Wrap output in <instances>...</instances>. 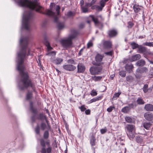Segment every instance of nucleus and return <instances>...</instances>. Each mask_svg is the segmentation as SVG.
I'll return each mask as SVG.
<instances>
[{
  "label": "nucleus",
  "instance_id": "nucleus-20",
  "mask_svg": "<svg viewBox=\"0 0 153 153\" xmlns=\"http://www.w3.org/2000/svg\"><path fill=\"white\" fill-rule=\"evenodd\" d=\"M102 96H97L96 97H94L91 100L88 102V104H90L91 103L93 102H95L97 101H98L101 100L102 98Z\"/></svg>",
  "mask_w": 153,
  "mask_h": 153
},
{
  "label": "nucleus",
  "instance_id": "nucleus-26",
  "mask_svg": "<svg viewBox=\"0 0 153 153\" xmlns=\"http://www.w3.org/2000/svg\"><path fill=\"white\" fill-rule=\"evenodd\" d=\"M143 127L147 130H149L152 124L150 122H144L143 124Z\"/></svg>",
  "mask_w": 153,
  "mask_h": 153
},
{
  "label": "nucleus",
  "instance_id": "nucleus-57",
  "mask_svg": "<svg viewBox=\"0 0 153 153\" xmlns=\"http://www.w3.org/2000/svg\"><path fill=\"white\" fill-rule=\"evenodd\" d=\"M30 109L33 108V103L32 101H30Z\"/></svg>",
  "mask_w": 153,
  "mask_h": 153
},
{
  "label": "nucleus",
  "instance_id": "nucleus-13",
  "mask_svg": "<svg viewBox=\"0 0 153 153\" xmlns=\"http://www.w3.org/2000/svg\"><path fill=\"white\" fill-rule=\"evenodd\" d=\"M63 68L67 71H73L75 70L76 67L72 65H65L63 66Z\"/></svg>",
  "mask_w": 153,
  "mask_h": 153
},
{
  "label": "nucleus",
  "instance_id": "nucleus-58",
  "mask_svg": "<svg viewBox=\"0 0 153 153\" xmlns=\"http://www.w3.org/2000/svg\"><path fill=\"white\" fill-rule=\"evenodd\" d=\"M84 3V1L83 0H81L80 1V5L81 7L83 6V5Z\"/></svg>",
  "mask_w": 153,
  "mask_h": 153
},
{
  "label": "nucleus",
  "instance_id": "nucleus-51",
  "mask_svg": "<svg viewBox=\"0 0 153 153\" xmlns=\"http://www.w3.org/2000/svg\"><path fill=\"white\" fill-rule=\"evenodd\" d=\"M134 25V23L132 22H128V28H131Z\"/></svg>",
  "mask_w": 153,
  "mask_h": 153
},
{
  "label": "nucleus",
  "instance_id": "nucleus-62",
  "mask_svg": "<svg viewBox=\"0 0 153 153\" xmlns=\"http://www.w3.org/2000/svg\"><path fill=\"white\" fill-rule=\"evenodd\" d=\"M47 48L48 50H51L53 48L50 46V45L49 44L47 46Z\"/></svg>",
  "mask_w": 153,
  "mask_h": 153
},
{
  "label": "nucleus",
  "instance_id": "nucleus-28",
  "mask_svg": "<svg viewBox=\"0 0 153 153\" xmlns=\"http://www.w3.org/2000/svg\"><path fill=\"white\" fill-rule=\"evenodd\" d=\"M33 96V94L32 92L28 91L26 95V98L27 100L31 99Z\"/></svg>",
  "mask_w": 153,
  "mask_h": 153
},
{
  "label": "nucleus",
  "instance_id": "nucleus-53",
  "mask_svg": "<svg viewBox=\"0 0 153 153\" xmlns=\"http://www.w3.org/2000/svg\"><path fill=\"white\" fill-rule=\"evenodd\" d=\"M107 131L106 129H102L100 130V132L102 134H103L106 132Z\"/></svg>",
  "mask_w": 153,
  "mask_h": 153
},
{
  "label": "nucleus",
  "instance_id": "nucleus-45",
  "mask_svg": "<svg viewBox=\"0 0 153 153\" xmlns=\"http://www.w3.org/2000/svg\"><path fill=\"white\" fill-rule=\"evenodd\" d=\"M60 7L59 5H56V11L57 15H59L60 13Z\"/></svg>",
  "mask_w": 153,
  "mask_h": 153
},
{
  "label": "nucleus",
  "instance_id": "nucleus-16",
  "mask_svg": "<svg viewBox=\"0 0 153 153\" xmlns=\"http://www.w3.org/2000/svg\"><path fill=\"white\" fill-rule=\"evenodd\" d=\"M144 116L145 118L148 121H151L153 119V114L152 113L146 112L144 114Z\"/></svg>",
  "mask_w": 153,
  "mask_h": 153
},
{
  "label": "nucleus",
  "instance_id": "nucleus-3",
  "mask_svg": "<svg viewBox=\"0 0 153 153\" xmlns=\"http://www.w3.org/2000/svg\"><path fill=\"white\" fill-rule=\"evenodd\" d=\"M18 3L22 7H27L32 10L35 9L36 12L39 11L42 7L36 0L33 1L29 0H19Z\"/></svg>",
  "mask_w": 153,
  "mask_h": 153
},
{
  "label": "nucleus",
  "instance_id": "nucleus-47",
  "mask_svg": "<svg viewBox=\"0 0 153 153\" xmlns=\"http://www.w3.org/2000/svg\"><path fill=\"white\" fill-rule=\"evenodd\" d=\"M30 110L33 114H36L38 113L36 109L34 108V107L30 109Z\"/></svg>",
  "mask_w": 153,
  "mask_h": 153
},
{
  "label": "nucleus",
  "instance_id": "nucleus-30",
  "mask_svg": "<svg viewBox=\"0 0 153 153\" xmlns=\"http://www.w3.org/2000/svg\"><path fill=\"white\" fill-rule=\"evenodd\" d=\"M130 108L129 107L126 106L122 108L121 111L122 112L124 113H127L130 111Z\"/></svg>",
  "mask_w": 153,
  "mask_h": 153
},
{
  "label": "nucleus",
  "instance_id": "nucleus-52",
  "mask_svg": "<svg viewBox=\"0 0 153 153\" xmlns=\"http://www.w3.org/2000/svg\"><path fill=\"white\" fill-rule=\"evenodd\" d=\"M90 94L91 96H94L97 95V93L96 91H92L91 92V93Z\"/></svg>",
  "mask_w": 153,
  "mask_h": 153
},
{
  "label": "nucleus",
  "instance_id": "nucleus-29",
  "mask_svg": "<svg viewBox=\"0 0 153 153\" xmlns=\"http://www.w3.org/2000/svg\"><path fill=\"white\" fill-rule=\"evenodd\" d=\"M109 0H100L99 2L100 5L101 9H102L105 5L106 2Z\"/></svg>",
  "mask_w": 153,
  "mask_h": 153
},
{
  "label": "nucleus",
  "instance_id": "nucleus-5",
  "mask_svg": "<svg viewBox=\"0 0 153 153\" xmlns=\"http://www.w3.org/2000/svg\"><path fill=\"white\" fill-rule=\"evenodd\" d=\"M33 14L30 12L25 15L23 17L22 25L23 27L27 30H29V23L33 18Z\"/></svg>",
  "mask_w": 153,
  "mask_h": 153
},
{
  "label": "nucleus",
  "instance_id": "nucleus-61",
  "mask_svg": "<svg viewBox=\"0 0 153 153\" xmlns=\"http://www.w3.org/2000/svg\"><path fill=\"white\" fill-rule=\"evenodd\" d=\"M31 120L33 122H35L36 121L35 116H33L31 118Z\"/></svg>",
  "mask_w": 153,
  "mask_h": 153
},
{
  "label": "nucleus",
  "instance_id": "nucleus-4",
  "mask_svg": "<svg viewBox=\"0 0 153 153\" xmlns=\"http://www.w3.org/2000/svg\"><path fill=\"white\" fill-rule=\"evenodd\" d=\"M71 32L72 34L70 36L68 39H62L61 41V43L64 47L65 48L70 47L72 45V39L75 38L79 34V32L77 30H73Z\"/></svg>",
  "mask_w": 153,
  "mask_h": 153
},
{
  "label": "nucleus",
  "instance_id": "nucleus-56",
  "mask_svg": "<svg viewBox=\"0 0 153 153\" xmlns=\"http://www.w3.org/2000/svg\"><path fill=\"white\" fill-rule=\"evenodd\" d=\"M91 4L88 3H86L85 5V6L84 7H85L86 8H87L88 9V7L91 6Z\"/></svg>",
  "mask_w": 153,
  "mask_h": 153
},
{
  "label": "nucleus",
  "instance_id": "nucleus-15",
  "mask_svg": "<svg viewBox=\"0 0 153 153\" xmlns=\"http://www.w3.org/2000/svg\"><path fill=\"white\" fill-rule=\"evenodd\" d=\"M103 48L105 49H108L112 47V43L110 41H104L103 43Z\"/></svg>",
  "mask_w": 153,
  "mask_h": 153
},
{
  "label": "nucleus",
  "instance_id": "nucleus-50",
  "mask_svg": "<svg viewBox=\"0 0 153 153\" xmlns=\"http://www.w3.org/2000/svg\"><path fill=\"white\" fill-rule=\"evenodd\" d=\"M115 107L114 106H110L109 108H108L107 109V111L109 112H110L112 111L113 110V109Z\"/></svg>",
  "mask_w": 153,
  "mask_h": 153
},
{
  "label": "nucleus",
  "instance_id": "nucleus-7",
  "mask_svg": "<svg viewBox=\"0 0 153 153\" xmlns=\"http://www.w3.org/2000/svg\"><path fill=\"white\" fill-rule=\"evenodd\" d=\"M98 66L95 67H91L90 68L89 71L91 75H97L99 74V73L101 72L103 68L102 66Z\"/></svg>",
  "mask_w": 153,
  "mask_h": 153
},
{
  "label": "nucleus",
  "instance_id": "nucleus-63",
  "mask_svg": "<svg viewBox=\"0 0 153 153\" xmlns=\"http://www.w3.org/2000/svg\"><path fill=\"white\" fill-rule=\"evenodd\" d=\"M148 61L150 64H153V61H151L149 59H148Z\"/></svg>",
  "mask_w": 153,
  "mask_h": 153
},
{
  "label": "nucleus",
  "instance_id": "nucleus-17",
  "mask_svg": "<svg viewBox=\"0 0 153 153\" xmlns=\"http://www.w3.org/2000/svg\"><path fill=\"white\" fill-rule=\"evenodd\" d=\"M144 109L147 111H153V105L150 104H146L144 107Z\"/></svg>",
  "mask_w": 153,
  "mask_h": 153
},
{
  "label": "nucleus",
  "instance_id": "nucleus-38",
  "mask_svg": "<svg viewBox=\"0 0 153 153\" xmlns=\"http://www.w3.org/2000/svg\"><path fill=\"white\" fill-rule=\"evenodd\" d=\"M91 18L93 21L94 22L95 24H97L100 23L98 21L97 18H95L93 16H91Z\"/></svg>",
  "mask_w": 153,
  "mask_h": 153
},
{
  "label": "nucleus",
  "instance_id": "nucleus-25",
  "mask_svg": "<svg viewBox=\"0 0 153 153\" xmlns=\"http://www.w3.org/2000/svg\"><path fill=\"white\" fill-rule=\"evenodd\" d=\"M136 64L138 66H143L145 65L146 62L143 59H140L138 60Z\"/></svg>",
  "mask_w": 153,
  "mask_h": 153
},
{
  "label": "nucleus",
  "instance_id": "nucleus-59",
  "mask_svg": "<svg viewBox=\"0 0 153 153\" xmlns=\"http://www.w3.org/2000/svg\"><path fill=\"white\" fill-rule=\"evenodd\" d=\"M128 107H129L130 108H133L134 107V105L133 104V103H130L128 104Z\"/></svg>",
  "mask_w": 153,
  "mask_h": 153
},
{
  "label": "nucleus",
  "instance_id": "nucleus-14",
  "mask_svg": "<svg viewBox=\"0 0 153 153\" xmlns=\"http://www.w3.org/2000/svg\"><path fill=\"white\" fill-rule=\"evenodd\" d=\"M142 8H143L142 6L137 4L136 3L133 4V9L135 13L140 12L142 10Z\"/></svg>",
  "mask_w": 153,
  "mask_h": 153
},
{
  "label": "nucleus",
  "instance_id": "nucleus-12",
  "mask_svg": "<svg viewBox=\"0 0 153 153\" xmlns=\"http://www.w3.org/2000/svg\"><path fill=\"white\" fill-rule=\"evenodd\" d=\"M77 72L78 73H83L85 71V67L84 64L79 62L77 65Z\"/></svg>",
  "mask_w": 153,
  "mask_h": 153
},
{
  "label": "nucleus",
  "instance_id": "nucleus-44",
  "mask_svg": "<svg viewBox=\"0 0 153 153\" xmlns=\"http://www.w3.org/2000/svg\"><path fill=\"white\" fill-rule=\"evenodd\" d=\"M93 46V43L91 40L90 41L87 43V48H89L90 47H92Z\"/></svg>",
  "mask_w": 153,
  "mask_h": 153
},
{
  "label": "nucleus",
  "instance_id": "nucleus-6",
  "mask_svg": "<svg viewBox=\"0 0 153 153\" xmlns=\"http://www.w3.org/2000/svg\"><path fill=\"white\" fill-rule=\"evenodd\" d=\"M41 9L39 10V12L43 14H45L48 16H51L52 17L54 18V21L55 22L57 23L58 21V17L55 16V13L52 12L51 10H45V12H42L40 11Z\"/></svg>",
  "mask_w": 153,
  "mask_h": 153
},
{
  "label": "nucleus",
  "instance_id": "nucleus-54",
  "mask_svg": "<svg viewBox=\"0 0 153 153\" xmlns=\"http://www.w3.org/2000/svg\"><path fill=\"white\" fill-rule=\"evenodd\" d=\"M85 114L86 115H89L91 113V111L90 109H88L85 111Z\"/></svg>",
  "mask_w": 153,
  "mask_h": 153
},
{
  "label": "nucleus",
  "instance_id": "nucleus-21",
  "mask_svg": "<svg viewBox=\"0 0 153 153\" xmlns=\"http://www.w3.org/2000/svg\"><path fill=\"white\" fill-rule=\"evenodd\" d=\"M148 71V69L145 67L138 68L137 69V72L140 74L146 73Z\"/></svg>",
  "mask_w": 153,
  "mask_h": 153
},
{
  "label": "nucleus",
  "instance_id": "nucleus-1",
  "mask_svg": "<svg viewBox=\"0 0 153 153\" xmlns=\"http://www.w3.org/2000/svg\"><path fill=\"white\" fill-rule=\"evenodd\" d=\"M28 39L27 38H22L20 41L22 49L21 51L18 54V61L17 69L19 72L21 77L20 81L23 85L22 86L20 87V89L21 90H24L30 87L33 92L37 93L34 85L30 78L28 72L24 71L25 68L23 65L26 55V49L28 45Z\"/></svg>",
  "mask_w": 153,
  "mask_h": 153
},
{
  "label": "nucleus",
  "instance_id": "nucleus-22",
  "mask_svg": "<svg viewBox=\"0 0 153 153\" xmlns=\"http://www.w3.org/2000/svg\"><path fill=\"white\" fill-rule=\"evenodd\" d=\"M138 49V52L141 53H145L146 51V48L141 45H139Z\"/></svg>",
  "mask_w": 153,
  "mask_h": 153
},
{
  "label": "nucleus",
  "instance_id": "nucleus-48",
  "mask_svg": "<svg viewBox=\"0 0 153 153\" xmlns=\"http://www.w3.org/2000/svg\"><path fill=\"white\" fill-rule=\"evenodd\" d=\"M79 108L80 109L81 111L83 112L85 111L86 108L85 107L84 105H82L80 107H79Z\"/></svg>",
  "mask_w": 153,
  "mask_h": 153
},
{
  "label": "nucleus",
  "instance_id": "nucleus-31",
  "mask_svg": "<svg viewBox=\"0 0 153 153\" xmlns=\"http://www.w3.org/2000/svg\"><path fill=\"white\" fill-rule=\"evenodd\" d=\"M130 45L133 49L138 48L139 45L134 42H132L130 43Z\"/></svg>",
  "mask_w": 153,
  "mask_h": 153
},
{
  "label": "nucleus",
  "instance_id": "nucleus-42",
  "mask_svg": "<svg viewBox=\"0 0 153 153\" xmlns=\"http://www.w3.org/2000/svg\"><path fill=\"white\" fill-rule=\"evenodd\" d=\"M104 53L107 55L112 56L113 53V51L111 50L109 52H105Z\"/></svg>",
  "mask_w": 153,
  "mask_h": 153
},
{
  "label": "nucleus",
  "instance_id": "nucleus-41",
  "mask_svg": "<svg viewBox=\"0 0 153 153\" xmlns=\"http://www.w3.org/2000/svg\"><path fill=\"white\" fill-rule=\"evenodd\" d=\"M126 72L124 71H121L119 72L120 75L122 77H125L126 76Z\"/></svg>",
  "mask_w": 153,
  "mask_h": 153
},
{
  "label": "nucleus",
  "instance_id": "nucleus-19",
  "mask_svg": "<svg viewBox=\"0 0 153 153\" xmlns=\"http://www.w3.org/2000/svg\"><path fill=\"white\" fill-rule=\"evenodd\" d=\"M143 137L139 135L135 137L136 141L137 143L139 144H143L144 143L143 140Z\"/></svg>",
  "mask_w": 153,
  "mask_h": 153
},
{
  "label": "nucleus",
  "instance_id": "nucleus-46",
  "mask_svg": "<svg viewBox=\"0 0 153 153\" xmlns=\"http://www.w3.org/2000/svg\"><path fill=\"white\" fill-rule=\"evenodd\" d=\"M68 63L71 64H76V63L74 60L72 59H69L67 61Z\"/></svg>",
  "mask_w": 153,
  "mask_h": 153
},
{
  "label": "nucleus",
  "instance_id": "nucleus-9",
  "mask_svg": "<svg viewBox=\"0 0 153 153\" xmlns=\"http://www.w3.org/2000/svg\"><path fill=\"white\" fill-rule=\"evenodd\" d=\"M104 57L103 55H101L97 53L95 57V60L96 61L95 65L97 66H100L104 64L102 61Z\"/></svg>",
  "mask_w": 153,
  "mask_h": 153
},
{
  "label": "nucleus",
  "instance_id": "nucleus-64",
  "mask_svg": "<svg viewBox=\"0 0 153 153\" xmlns=\"http://www.w3.org/2000/svg\"><path fill=\"white\" fill-rule=\"evenodd\" d=\"M84 26V25L83 24H81L79 25V27L81 28H82Z\"/></svg>",
  "mask_w": 153,
  "mask_h": 153
},
{
  "label": "nucleus",
  "instance_id": "nucleus-33",
  "mask_svg": "<svg viewBox=\"0 0 153 153\" xmlns=\"http://www.w3.org/2000/svg\"><path fill=\"white\" fill-rule=\"evenodd\" d=\"M75 12H72L71 11H69L67 13L66 16L68 17H74L75 16Z\"/></svg>",
  "mask_w": 153,
  "mask_h": 153
},
{
  "label": "nucleus",
  "instance_id": "nucleus-10",
  "mask_svg": "<svg viewBox=\"0 0 153 153\" xmlns=\"http://www.w3.org/2000/svg\"><path fill=\"white\" fill-rule=\"evenodd\" d=\"M90 143L91 147V149L94 151V153L95 152L96 148L94 147L96 145V139L95 135L92 134L90 139Z\"/></svg>",
  "mask_w": 153,
  "mask_h": 153
},
{
  "label": "nucleus",
  "instance_id": "nucleus-35",
  "mask_svg": "<svg viewBox=\"0 0 153 153\" xmlns=\"http://www.w3.org/2000/svg\"><path fill=\"white\" fill-rule=\"evenodd\" d=\"M58 28L59 30H61L64 26V23L63 22H58L57 24Z\"/></svg>",
  "mask_w": 153,
  "mask_h": 153
},
{
  "label": "nucleus",
  "instance_id": "nucleus-36",
  "mask_svg": "<svg viewBox=\"0 0 153 153\" xmlns=\"http://www.w3.org/2000/svg\"><path fill=\"white\" fill-rule=\"evenodd\" d=\"M150 88L148 89V85L145 84L142 88L143 90L144 93H146Z\"/></svg>",
  "mask_w": 153,
  "mask_h": 153
},
{
  "label": "nucleus",
  "instance_id": "nucleus-2",
  "mask_svg": "<svg viewBox=\"0 0 153 153\" xmlns=\"http://www.w3.org/2000/svg\"><path fill=\"white\" fill-rule=\"evenodd\" d=\"M51 128V126L50 125L48 124L47 126L46 123L44 122H41L40 126L37 123L35 128V132L38 135L40 134V129L44 131L46 129H47L44 132L43 138H42L39 139L40 145L42 147L41 153H52V148L51 146L50 140H48L46 141L45 140V139H47L48 138L49 136V131L50 130Z\"/></svg>",
  "mask_w": 153,
  "mask_h": 153
},
{
  "label": "nucleus",
  "instance_id": "nucleus-27",
  "mask_svg": "<svg viewBox=\"0 0 153 153\" xmlns=\"http://www.w3.org/2000/svg\"><path fill=\"white\" fill-rule=\"evenodd\" d=\"M37 119L42 120H46V117L43 113H41L39 114V117L37 118Z\"/></svg>",
  "mask_w": 153,
  "mask_h": 153
},
{
  "label": "nucleus",
  "instance_id": "nucleus-37",
  "mask_svg": "<svg viewBox=\"0 0 153 153\" xmlns=\"http://www.w3.org/2000/svg\"><path fill=\"white\" fill-rule=\"evenodd\" d=\"M125 120L128 123H131L133 121L132 118L128 116H126L125 117Z\"/></svg>",
  "mask_w": 153,
  "mask_h": 153
},
{
  "label": "nucleus",
  "instance_id": "nucleus-11",
  "mask_svg": "<svg viewBox=\"0 0 153 153\" xmlns=\"http://www.w3.org/2000/svg\"><path fill=\"white\" fill-rule=\"evenodd\" d=\"M118 31L116 29H110L107 32V34L110 38H113L117 35Z\"/></svg>",
  "mask_w": 153,
  "mask_h": 153
},
{
  "label": "nucleus",
  "instance_id": "nucleus-40",
  "mask_svg": "<svg viewBox=\"0 0 153 153\" xmlns=\"http://www.w3.org/2000/svg\"><path fill=\"white\" fill-rule=\"evenodd\" d=\"M133 77L131 76H128L126 77V80L128 82H131L133 81Z\"/></svg>",
  "mask_w": 153,
  "mask_h": 153
},
{
  "label": "nucleus",
  "instance_id": "nucleus-23",
  "mask_svg": "<svg viewBox=\"0 0 153 153\" xmlns=\"http://www.w3.org/2000/svg\"><path fill=\"white\" fill-rule=\"evenodd\" d=\"M134 68V66L132 64H126L125 66L126 70L129 72L131 71L132 69Z\"/></svg>",
  "mask_w": 153,
  "mask_h": 153
},
{
  "label": "nucleus",
  "instance_id": "nucleus-8",
  "mask_svg": "<svg viewBox=\"0 0 153 153\" xmlns=\"http://www.w3.org/2000/svg\"><path fill=\"white\" fill-rule=\"evenodd\" d=\"M134 128V126L128 124L125 127L126 130L128 132L129 137L132 139L135 137L134 134L133 133Z\"/></svg>",
  "mask_w": 153,
  "mask_h": 153
},
{
  "label": "nucleus",
  "instance_id": "nucleus-24",
  "mask_svg": "<svg viewBox=\"0 0 153 153\" xmlns=\"http://www.w3.org/2000/svg\"><path fill=\"white\" fill-rule=\"evenodd\" d=\"M136 102L138 105H143L145 103V101L142 97L138 98Z\"/></svg>",
  "mask_w": 153,
  "mask_h": 153
},
{
  "label": "nucleus",
  "instance_id": "nucleus-49",
  "mask_svg": "<svg viewBox=\"0 0 153 153\" xmlns=\"http://www.w3.org/2000/svg\"><path fill=\"white\" fill-rule=\"evenodd\" d=\"M43 42H44V44L46 46H47L48 45H49L50 44L47 38H45V39L43 40Z\"/></svg>",
  "mask_w": 153,
  "mask_h": 153
},
{
  "label": "nucleus",
  "instance_id": "nucleus-55",
  "mask_svg": "<svg viewBox=\"0 0 153 153\" xmlns=\"http://www.w3.org/2000/svg\"><path fill=\"white\" fill-rule=\"evenodd\" d=\"M145 54L146 55H152V52L149 51H148L146 50V52H145Z\"/></svg>",
  "mask_w": 153,
  "mask_h": 153
},
{
  "label": "nucleus",
  "instance_id": "nucleus-60",
  "mask_svg": "<svg viewBox=\"0 0 153 153\" xmlns=\"http://www.w3.org/2000/svg\"><path fill=\"white\" fill-rule=\"evenodd\" d=\"M120 94L121 93H119V92H118V93H115L114 94V96L116 97H118L119 96Z\"/></svg>",
  "mask_w": 153,
  "mask_h": 153
},
{
  "label": "nucleus",
  "instance_id": "nucleus-18",
  "mask_svg": "<svg viewBox=\"0 0 153 153\" xmlns=\"http://www.w3.org/2000/svg\"><path fill=\"white\" fill-rule=\"evenodd\" d=\"M141 58V56L139 54H137L132 56L130 59V61L132 62L136 61L140 59Z\"/></svg>",
  "mask_w": 153,
  "mask_h": 153
},
{
  "label": "nucleus",
  "instance_id": "nucleus-43",
  "mask_svg": "<svg viewBox=\"0 0 153 153\" xmlns=\"http://www.w3.org/2000/svg\"><path fill=\"white\" fill-rule=\"evenodd\" d=\"M81 7L82 12L83 13H85L88 12V8H86L83 6Z\"/></svg>",
  "mask_w": 153,
  "mask_h": 153
},
{
  "label": "nucleus",
  "instance_id": "nucleus-32",
  "mask_svg": "<svg viewBox=\"0 0 153 153\" xmlns=\"http://www.w3.org/2000/svg\"><path fill=\"white\" fill-rule=\"evenodd\" d=\"M63 61V60L62 59L58 58L55 59L54 61L56 64L59 65Z\"/></svg>",
  "mask_w": 153,
  "mask_h": 153
},
{
  "label": "nucleus",
  "instance_id": "nucleus-39",
  "mask_svg": "<svg viewBox=\"0 0 153 153\" xmlns=\"http://www.w3.org/2000/svg\"><path fill=\"white\" fill-rule=\"evenodd\" d=\"M143 45L149 47H153V42H146L143 44Z\"/></svg>",
  "mask_w": 153,
  "mask_h": 153
},
{
  "label": "nucleus",
  "instance_id": "nucleus-34",
  "mask_svg": "<svg viewBox=\"0 0 153 153\" xmlns=\"http://www.w3.org/2000/svg\"><path fill=\"white\" fill-rule=\"evenodd\" d=\"M91 78L93 80H94L95 81H100L102 78V77L101 76H92Z\"/></svg>",
  "mask_w": 153,
  "mask_h": 153
}]
</instances>
